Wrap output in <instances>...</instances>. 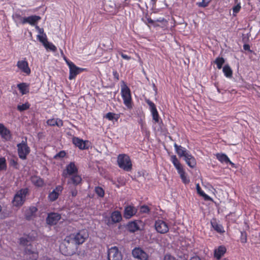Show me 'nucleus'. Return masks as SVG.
<instances>
[{"label":"nucleus","instance_id":"f257e3e1","mask_svg":"<svg viewBox=\"0 0 260 260\" xmlns=\"http://www.w3.org/2000/svg\"><path fill=\"white\" fill-rule=\"evenodd\" d=\"M89 234L85 230H80L66 237L64 243L60 246V250L64 255H72L76 253L79 245L88 239Z\"/></svg>","mask_w":260,"mask_h":260},{"label":"nucleus","instance_id":"f03ea898","mask_svg":"<svg viewBox=\"0 0 260 260\" xmlns=\"http://www.w3.org/2000/svg\"><path fill=\"white\" fill-rule=\"evenodd\" d=\"M171 161L177 170L178 173L179 174L182 182L185 184H188L190 182V180L189 178L187 177L183 167L175 155H173L171 156Z\"/></svg>","mask_w":260,"mask_h":260},{"label":"nucleus","instance_id":"7ed1b4c3","mask_svg":"<svg viewBox=\"0 0 260 260\" xmlns=\"http://www.w3.org/2000/svg\"><path fill=\"white\" fill-rule=\"evenodd\" d=\"M121 86V94L123 104L128 109L132 108V99L131 90L124 81Z\"/></svg>","mask_w":260,"mask_h":260},{"label":"nucleus","instance_id":"20e7f679","mask_svg":"<svg viewBox=\"0 0 260 260\" xmlns=\"http://www.w3.org/2000/svg\"><path fill=\"white\" fill-rule=\"evenodd\" d=\"M118 167L124 171L129 172L132 169V162L129 156L125 154H120L117 157Z\"/></svg>","mask_w":260,"mask_h":260},{"label":"nucleus","instance_id":"39448f33","mask_svg":"<svg viewBox=\"0 0 260 260\" xmlns=\"http://www.w3.org/2000/svg\"><path fill=\"white\" fill-rule=\"evenodd\" d=\"M29 190L27 188H22L15 193L12 204L15 207L21 206L25 201L26 197L28 194Z\"/></svg>","mask_w":260,"mask_h":260},{"label":"nucleus","instance_id":"423d86ee","mask_svg":"<svg viewBox=\"0 0 260 260\" xmlns=\"http://www.w3.org/2000/svg\"><path fill=\"white\" fill-rule=\"evenodd\" d=\"M66 62L69 68V77L70 80L75 79L77 75L83 72L86 70L84 68H81L76 66L72 61L66 59Z\"/></svg>","mask_w":260,"mask_h":260},{"label":"nucleus","instance_id":"0eeeda50","mask_svg":"<svg viewBox=\"0 0 260 260\" xmlns=\"http://www.w3.org/2000/svg\"><path fill=\"white\" fill-rule=\"evenodd\" d=\"M18 154L20 158L25 160L27 156L30 153V148L28 146L26 142L22 141L17 145Z\"/></svg>","mask_w":260,"mask_h":260},{"label":"nucleus","instance_id":"6e6552de","mask_svg":"<svg viewBox=\"0 0 260 260\" xmlns=\"http://www.w3.org/2000/svg\"><path fill=\"white\" fill-rule=\"evenodd\" d=\"M108 260H122L121 252L116 246L111 247L107 251Z\"/></svg>","mask_w":260,"mask_h":260},{"label":"nucleus","instance_id":"1a4fd4ad","mask_svg":"<svg viewBox=\"0 0 260 260\" xmlns=\"http://www.w3.org/2000/svg\"><path fill=\"white\" fill-rule=\"evenodd\" d=\"M16 66L19 70L25 75L28 76L30 74L31 69L29 67L28 62L26 58L18 60Z\"/></svg>","mask_w":260,"mask_h":260},{"label":"nucleus","instance_id":"9d476101","mask_svg":"<svg viewBox=\"0 0 260 260\" xmlns=\"http://www.w3.org/2000/svg\"><path fill=\"white\" fill-rule=\"evenodd\" d=\"M145 102L149 106V110L151 113L153 120L155 123H159V115L155 105L149 99H145Z\"/></svg>","mask_w":260,"mask_h":260},{"label":"nucleus","instance_id":"9b49d317","mask_svg":"<svg viewBox=\"0 0 260 260\" xmlns=\"http://www.w3.org/2000/svg\"><path fill=\"white\" fill-rule=\"evenodd\" d=\"M133 256L140 260H149L148 254L140 247H136L132 250Z\"/></svg>","mask_w":260,"mask_h":260},{"label":"nucleus","instance_id":"f8f14e48","mask_svg":"<svg viewBox=\"0 0 260 260\" xmlns=\"http://www.w3.org/2000/svg\"><path fill=\"white\" fill-rule=\"evenodd\" d=\"M78 169L76 166L75 162H71L69 165L66 166V170L62 172V176L67 178L68 175L71 176L77 174Z\"/></svg>","mask_w":260,"mask_h":260},{"label":"nucleus","instance_id":"ddd939ff","mask_svg":"<svg viewBox=\"0 0 260 260\" xmlns=\"http://www.w3.org/2000/svg\"><path fill=\"white\" fill-rule=\"evenodd\" d=\"M154 226L156 231L160 234H165L169 231L168 224L162 220L158 219L156 220Z\"/></svg>","mask_w":260,"mask_h":260},{"label":"nucleus","instance_id":"4468645a","mask_svg":"<svg viewBox=\"0 0 260 260\" xmlns=\"http://www.w3.org/2000/svg\"><path fill=\"white\" fill-rule=\"evenodd\" d=\"M63 189V187L61 185H57L55 188L50 192L48 196V200L51 202H54L56 201L59 194L62 192Z\"/></svg>","mask_w":260,"mask_h":260},{"label":"nucleus","instance_id":"2eb2a0df","mask_svg":"<svg viewBox=\"0 0 260 260\" xmlns=\"http://www.w3.org/2000/svg\"><path fill=\"white\" fill-rule=\"evenodd\" d=\"M110 219L107 221V224L109 225L114 223H118L122 220V215L120 211L118 210L112 212L110 215Z\"/></svg>","mask_w":260,"mask_h":260},{"label":"nucleus","instance_id":"dca6fc26","mask_svg":"<svg viewBox=\"0 0 260 260\" xmlns=\"http://www.w3.org/2000/svg\"><path fill=\"white\" fill-rule=\"evenodd\" d=\"M61 218V215L57 213H49L46 218V222L50 225H55Z\"/></svg>","mask_w":260,"mask_h":260},{"label":"nucleus","instance_id":"f3484780","mask_svg":"<svg viewBox=\"0 0 260 260\" xmlns=\"http://www.w3.org/2000/svg\"><path fill=\"white\" fill-rule=\"evenodd\" d=\"M72 142L76 147L81 150L88 149L89 148V146H87V143H88V141H84L78 137H74Z\"/></svg>","mask_w":260,"mask_h":260},{"label":"nucleus","instance_id":"a211bd4d","mask_svg":"<svg viewBox=\"0 0 260 260\" xmlns=\"http://www.w3.org/2000/svg\"><path fill=\"white\" fill-rule=\"evenodd\" d=\"M137 212V209L133 206H127L124 208L123 216L126 219H129Z\"/></svg>","mask_w":260,"mask_h":260},{"label":"nucleus","instance_id":"6ab92c4d","mask_svg":"<svg viewBox=\"0 0 260 260\" xmlns=\"http://www.w3.org/2000/svg\"><path fill=\"white\" fill-rule=\"evenodd\" d=\"M36 236H34V233L29 234L27 235H24V237H21L19 239L20 244L23 246L30 245L28 243L33 241L35 240Z\"/></svg>","mask_w":260,"mask_h":260},{"label":"nucleus","instance_id":"aec40b11","mask_svg":"<svg viewBox=\"0 0 260 260\" xmlns=\"http://www.w3.org/2000/svg\"><path fill=\"white\" fill-rule=\"evenodd\" d=\"M226 252V248L223 245H220L214 250V257L217 260H219Z\"/></svg>","mask_w":260,"mask_h":260},{"label":"nucleus","instance_id":"412c9836","mask_svg":"<svg viewBox=\"0 0 260 260\" xmlns=\"http://www.w3.org/2000/svg\"><path fill=\"white\" fill-rule=\"evenodd\" d=\"M0 135L6 140H9L11 137L10 131L1 123H0Z\"/></svg>","mask_w":260,"mask_h":260},{"label":"nucleus","instance_id":"4be33fe9","mask_svg":"<svg viewBox=\"0 0 260 260\" xmlns=\"http://www.w3.org/2000/svg\"><path fill=\"white\" fill-rule=\"evenodd\" d=\"M24 252L28 260H37L39 256L38 252L32 251L28 247L25 248Z\"/></svg>","mask_w":260,"mask_h":260},{"label":"nucleus","instance_id":"5701e85b","mask_svg":"<svg viewBox=\"0 0 260 260\" xmlns=\"http://www.w3.org/2000/svg\"><path fill=\"white\" fill-rule=\"evenodd\" d=\"M40 19L41 17L39 16L31 15L25 17V19H24V22H25V24L28 23L32 26H35Z\"/></svg>","mask_w":260,"mask_h":260},{"label":"nucleus","instance_id":"b1692460","mask_svg":"<svg viewBox=\"0 0 260 260\" xmlns=\"http://www.w3.org/2000/svg\"><path fill=\"white\" fill-rule=\"evenodd\" d=\"M174 147L175 148L176 152L180 157H185L189 153L187 151V150L182 147L180 145H178L176 143L174 144Z\"/></svg>","mask_w":260,"mask_h":260},{"label":"nucleus","instance_id":"393cba45","mask_svg":"<svg viewBox=\"0 0 260 260\" xmlns=\"http://www.w3.org/2000/svg\"><path fill=\"white\" fill-rule=\"evenodd\" d=\"M184 160L187 165L191 168H194L197 164L195 158L190 154L188 153L184 157Z\"/></svg>","mask_w":260,"mask_h":260},{"label":"nucleus","instance_id":"a878e982","mask_svg":"<svg viewBox=\"0 0 260 260\" xmlns=\"http://www.w3.org/2000/svg\"><path fill=\"white\" fill-rule=\"evenodd\" d=\"M216 158L221 163H229L232 166H234V164L232 162L228 156L224 153H217L216 154Z\"/></svg>","mask_w":260,"mask_h":260},{"label":"nucleus","instance_id":"bb28decb","mask_svg":"<svg viewBox=\"0 0 260 260\" xmlns=\"http://www.w3.org/2000/svg\"><path fill=\"white\" fill-rule=\"evenodd\" d=\"M17 87L22 95L26 94L29 92V84L27 83H20L17 84Z\"/></svg>","mask_w":260,"mask_h":260},{"label":"nucleus","instance_id":"cd10ccee","mask_svg":"<svg viewBox=\"0 0 260 260\" xmlns=\"http://www.w3.org/2000/svg\"><path fill=\"white\" fill-rule=\"evenodd\" d=\"M31 182L36 186L41 187L44 185V180L40 177L33 176L30 178Z\"/></svg>","mask_w":260,"mask_h":260},{"label":"nucleus","instance_id":"c85d7f7f","mask_svg":"<svg viewBox=\"0 0 260 260\" xmlns=\"http://www.w3.org/2000/svg\"><path fill=\"white\" fill-rule=\"evenodd\" d=\"M46 123L48 125L51 126H57L59 127L63 126V121L59 118L48 119Z\"/></svg>","mask_w":260,"mask_h":260},{"label":"nucleus","instance_id":"c756f323","mask_svg":"<svg viewBox=\"0 0 260 260\" xmlns=\"http://www.w3.org/2000/svg\"><path fill=\"white\" fill-rule=\"evenodd\" d=\"M211 224L214 230L216 231L217 233L222 234L224 232L223 226L221 224L218 223L216 219H214L213 220H212L211 221Z\"/></svg>","mask_w":260,"mask_h":260},{"label":"nucleus","instance_id":"7c9ffc66","mask_svg":"<svg viewBox=\"0 0 260 260\" xmlns=\"http://www.w3.org/2000/svg\"><path fill=\"white\" fill-rule=\"evenodd\" d=\"M38 209L37 207L32 206L25 212V217L27 220H30L34 217L37 212Z\"/></svg>","mask_w":260,"mask_h":260},{"label":"nucleus","instance_id":"2f4dec72","mask_svg":"<svg viewBox=\"0 0 260 260\" xmlns=\"http://www.w3.org/2000/svg\"><path fill=\"white\" fill-rule=\"evenodd\" d=\"M71 176L72 177L70 178L71 183H72L74 186H77L81 183L82 178L80 176L78 175L77 174ZM70 183V182H68V183Z\"/></svg>","mask_w":260,"mask_h":260},{"label":"nucleus","instance_id":"473e14b6","mask_svg":"<svg viewBox=\"0 0 260 260\" xmlns=\"http://www.w3.org/2000/svg\"><path fill=\"white\" fill-rule=\"evenodd\" d=\"M224 75L228 78H231L233 76V71L229 64H225L222 69Z\"/></svg>","mask_w":260,"mask_h":260},{"label":"nucleus","instance_id":"72a5a7b5","mask_svg":"<svg viewBox=\"0 0 260 260\" xmlns=\"http://www.w3.org/2000/svg\"><path fill=\"white\" fill-rule=\"evenodd\" d=\"M12 18L17 24H25V22H24V19H25V17H22L19 13H14L12 15Z\"/></svg>","mask_w":260,"mask_h":260},{"label":"nucleus","instance_id":"f704fd0d","mask_svg":"<svg viewBox=\"0 0 260 260\" xmlns=\"http://www.w3.org/2000/svg\"><path fill=\"white\" fill-rule=\"evenodd\" d=\"M127 228L129 232L134 233L140 229L139 225L136 221H132L127 224Z\"/></svg>","mask_w":260,"mask_h":260},{"label":"nucleus","instance_id":"c9c22d12","mask_svg":"<svg viewBox=\"0 0 260 260\" xmlns=\"http://www.w3.org/2000/svg\"><path fill=\"white\" fill-rule=\"evenodd\" d=\"M197 191L198 193L204 198V200L206 201H211L212 199L210 197H209L208 194L205 193V192L201 188L199 185H197Z\"/></svg>","mask_w":260,"mask_h":260},{"label":"nucleus","instance_id":"e433bc0d","mask_svg":"<svg viewBox=\"0 0 260 260\" xmlns=\"http://www.w3.org/2000/svg\"><path fill=\"white\" fill-rule=\"evenodd\" d=\"M119 117V114H115L112 112H108L105 115V118H106L107 119L110 121H112L114 119H115L116 121H117Z\"/></svg>","mask_w":260,"mask_h":260},{"label":"nucleus","instance_id":"4c0bfd02","mask_svg":"<svg viewBox=\"0 0 260 260\" xmlns=\"http://www.w3.org/2000/svg\"><path fill=\"white\" fill-rule=\"evenodd\" d=\"M224 62L225 60L222 57H218L214 61V63L217 65V68L218 69H221L222 65Z\"/></svg>","mask_w":260,"mask_h":260},{"label":"nucleus","instance_id":"58836bf2","mask_svg":"<svg viewBox=\"0 0 260 260\" xmlns=\"http://www.w3.org/2000/svg\"><path fill=\"white\" fill-rule=\"evenodd\" d=\"M30 105L28 102H26L22 105H18L17 107V109L19 112H22L28 110L30 108Z\"/></svg>","mask_w":260,"mask_h":260},{"label":"nucleus","instance_id":"ea45409f","mask_svg":"<svg viewBox=\"0 0 260 260\" xmlns=\"http://www.w3.org/2000/svg\"><path fill=\"white\" fill-rule=\"evenodd\" d=\"M94 192L100 198H103L105 196V190L100 186H96L94 188Z\"/></svg>","mask_w":260,"mask_h":260},{"label":"nucleus","instance_id":"a19ab883","mask_svg":"<svg viewBox=\"0 0 260 260\" xmlns=\"http://www.w3.org/2000/svg\"><path fill=\"white\" fill-rule=\"evenodd\" d=\"M37 39L39 40L40 42L43 43L44 46L45 44H46L47 42V39L46 34H44L43 35H37Z\"/></svg>","mask_w":260,"mask_h":260},{"label":"nucleus","instance_id":"79ce46f5","mask_svg":"<svg viewBox=\"0 0 260 260\" xmlns=\"http://www.w3.org/2000/svg\"><path fill=\"white\" fill-rule=\"evenodd\" d=\"M240 242L243 244H245L247 242V234L245 231L241 232Z\"/></svg>","mask_w":260,"mask_h":260},{"label":"nucleus","instance_id":"37998d69","mask_svg":"<svg viewBox=\"0 0 260 260\" xmlns=\"http://www.w3.org/2000/svg\"><path fill=\"white\" fill-rule=\"evenodd\" d=\"M44 46L46 49H48L52 51L53 52H55L57 51V48L52 43L48 42L46 44H45Z\"/></svg>","mask_w":260,"mask_h":260},{"label":"nucleus","instance_id":"c03bdc74","mask_svg":"<svg viewBox=\"0 0 260 260\" xmlns=\"http://www.w3.org/2000/svg\"><path fill=\"white\" fill-rule=\"evenodd\" d=\"M241 9V5H239V3L238 4L236 5L235 6L233 7L232 10H233V15L234 16H236L237 14L240 12V10Z\"/></svg>","mask_w":260,"mask_h":260},{"label":"nucleus","instance_id":"a18cd8bd","mask_svg":"<svg viewBox=\"0 0 260 260\" xmlns=\"http://www.w3.org/2000/svg\"><path fill=\"white\" fill-rule=\"evenodd\" d=\"M7 168L6 160L5 157H0V170H6Z\"/></svg>","mask_w":260,"mask_h":260},{"label":"nucleus","instance_id":"49530a36","mask_svg":"<svg viewBox=\"0 0 260 260\" xmlns=\"http://www.w3.org/2000/svg\"><path fill=\"white\" fill-rule=\"evenodd\" d=\"M109 43L110 44L109 45H107L106 46L105 44H103V46L104 47H105V50L108 51H111L113 50V41L110 40L109 41Z\"/></svg>","mask_w":260,"mask_h":260},{"label":"nucleus","instance_id":"de8ad7c7","mask_svg":"<svg viewBox=\"0 0 260 260\" xmlns=\"http://www.w3.org/2000/svg\"><path fill=\"white\" fill-rule=\"evenodd\" d=\"M150 211L149 208L146 205L142 206L140 208V212L143 213H148Z\"/></svg>","mask_w":260,"mask_h":260},{"label":"nucleus","instance_id":"09e8293b","mask_svg":"<svg viewBox=\"0 0 260 260\" xmlns=\"http://www.w3.org/2000/svg\"><path fill=\"white\" fill-rule=\"evenodd\" d=\"M66 155V153L64 151L62 150L57 153L54 157V158H63Z\"/></svg>","mask_w":260,"mask_h":260},{"label":"nucleus","instance_id":"8fccbe9b","mask_svg":"<svg viewBox=\"0 0 260 260\" xmlns=\"http://www.w3.org/2000/svg\"><path fill=\"white\" fill-rule=\"evenodd\" d=\"M10 164L11 166L13 167L16 169L18 168V164L17 159H12L10 160Z\"/></svg>","mask_w":260,"mask_h":260},{"label":"nucleus","instance_id":"3c124183","mask_svg":"<svg viewBox=\"0 0 260 260\" xmlns=\"http://www.w3.org/2000/svg\"><path fill=\"white\" fill-rule=\"evenodd\" d=\"M138 123L141 126V130L143 131L146 128V123L145 121L142 118H140L138 121Z\"/></svg>","mask_w":260,"mask_h":260},{"label":"nucleus","instance_id":"603ef678","mask_svg":"<svg viewBox=\"0 0 260 260\" xmlns=\"http://www.w3.org/2000/svg\"><path fill=\"white\" fill-rule=\"evenodd\" d=\"M118 53L121 55L122 58L123 59H125V60H130L131 59V56L123 53L121 51H118Z\"/></svg>","mask_w":260,"mask_h":260},{"label":"nucleus","instance_id":"864d4df0","mask_svg":"<svg viewBox=\"0 0 260 260\" xmlns=\"http://www.w3.org/2000/svg\"><path fill=\"white\" fill-rule=\"evenodd\" d=\"M112 74H113L114 79L116 81H118L119 80V73L117 72V71L116 70H113L112 72Z\"/></svg>","mask_w":260,"mask_h":260},{"label":"nucleus","instance_id":"5fc2aeb1","mask_svg":"<svg viewBox=\"0 0 260 260\" xmlns=\"http://www.w3.org/2000/svg\"><path fill=\"white\" fill-rule=\"evenodd\" d=\"M164 260H176L175 257L170 254H166L165 255Z\"/></svg>","mask_w":260,"mask_h":260},{"label":"nucleus","instance_id":"6e6d98bb","mask_svg":"<svg viewBox=\"0 0 260 260\" xmlns=\"http://www.w3.org/2000/svg\"><path fill=\"white\" fill-rule=\"evenodd\" d=\"M209 2H205V0H203L202 2L199 4V6L202 7H206L208 6Z\"/></svg>","mask_w":260,"mask_h":260},{"label":"nucleus","instance_id":"4d7b16f0","mask_svg":"<svg viewBox=\"0 0 260 260\" xmlns=\"http://www.w3.org/2000/svg\"><path fill=\"white\" fill-rule=\"evenodd\" d=\"M243 49L245 50H247V51H250L251 52L252 51L250 50V46L248 44H244L243 45Z\"/></svg>","mask_w":260,"mask_h":260},{"label":"nucleus","instance_id":"13d9d810","mask_svg":"<svg viewBox=\"0 0 260 260\" xmlns=\"http://www.w3.org/2000/svg\"><path fill=\"white\" fill-rule=\"evenodd\" d=\"M72 196L75 197L77 196L78 191L76 189H72L71 191Z\"/></svg>","mask_w":260,"mask_h":260},{"label":"nucleus","instance_id":"bf43d9fd","mask_svg":"<svg viewBox=\"0 0 260 260\" xmlns=\"http://www.w3.org/2000/svg\"><path fill=\"white\" fill-rule=\"evenodd\" d=\"M147 20L149 23L154 24V21L152 20L150 17L147 18Z\"/></svg>","mask_w":260,"mask_h":260},{"label":"nucleus","instance_id":"052dcab7","mask_svg":"<svg viewBox=\"0 0 260 260\" xmlns=\"http://www.w3.org/2000/svg\"><path fill=\"white\" fill-rule=\"evenodd\" d=\"M156 21L159 22H162L164 21H165L166 22H167V20L166 19H165V18H159V19L156 20Z\"/></svg>","mask_w":260,"mask_h":260},{"label":"nucleus","instance_id":"680f3d73","mask_svg":"<svg viewBox=\"0 0 260 260\" xmlns=\"http://www.w3.org/2000/svg\"><path fill=\"white\" fill-rule=\"evenodd\" d=\"M38 31L41 35L44 34V29L43 28H39V29Z\"/></svg>","mask_w":260,"mask_h":260},{"label":"nucleus","instance_id":"e2e57ef3","mask_svg":"<svg viewBox=\"0 0 260 260\" xmlns=\"http://www.w3.org/2000/svg\"><path fill=\"white\" fill-rule=\"evenodd\" d=\"M190 260H201V259L199 256H193L191 257Z\"/></svg>","mask_w":260,"mask_h":260},{"label":"nucleus","instance_id":"0e129e2a","mask_svg":"<svg viewBox=\"0 0 260 260\" xmlns=\"http://www.w3.org/2000/svg\"><path fill=\"white\" fill-rule=\"evenodd\" d=\"M234 1H235V4L236 5L238 4V3H239V5H241V2H240V1H239V0H234Z\"/></svg>","mask_w":260,"mask_h":260},{"label":"nucleus","instance_id":"69168bd1","mask_svg":"<svg viewBox=\"0 0 260 260\" xmlns=\"http://www.w3.org/2000/svg\"><path fill=\"white\" fill-rule=\"evenodd\" d=\"M35 28H36V29L37 30H38L39 29V28H40V27L39 26H38L37 24H36V25H35Z\"/></svg>","mask_w":260,"mask_h":260},{"label":"nucleus","instance_id":"338daca9","mask_svg":"<svg viewBox=\"0 0 260 260\" xmlns=\"http://www.w3.org/2000/svg\"><path fill=\"white\" fill-rule=\"evenodd\" d=\"M46 260H53V259H51V258H47L46 259Z\"/></svg>","mask_w":260,"mask_h":260},{"label":"nucleus","instance_id":"774afa93","mask_svg":"<svg viewBox=\"0 0 260 260\" xmlns=\"http://www.w3.org/2000/svg\"><path fill=\"white\" fill-rule=\"evenodd\" d=\"M222 260H229V259L227 258H224Z\"/></svg>","mask_w":260,"mask_h":260}]
</instances>
